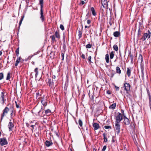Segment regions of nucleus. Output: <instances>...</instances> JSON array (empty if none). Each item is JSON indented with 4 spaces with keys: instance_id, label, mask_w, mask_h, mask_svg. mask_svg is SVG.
<instances>
[{
    "instance_id": "obj_44",
    "label": "nucleus",
    "mask_w": 151,
    "mask_h": 151,
    "mask_svg": "<svg viewBox=\"0 0 151 151\" xmlns=\"http://www.w3.org/2000/svg\"><path fill=\"white\" fill-rule=\"evenodd\" d=\"M60 27L62 30H63L64 29V27L62 24H60Z\"/></svg>"
},
{
    "instance_id": "obj_30",
    "label": "nucleus",
    "mask_w": 151,
    "mask_h": 151,
    "mask_svg": "<svg viewBox=\"0 0 151 151\" xmlns=\"http://www.w3.org/2000/svg\"><path fill=\"white\" fill-rule=\"evenodd\" d=\"M114 49L116 51H117L118 50V48L117 46L116 45H114L113 46Z\"/></svg>"
},
{
    "instance_id": "obj_26",
    "label": "nucleus",
    "mask_w": 151,
    "mask_h": 151,
    "mask_svg": "<svg viewBox=\"0 0 151 151\" xmlns=\"http://www.w3.org/2000/svg\"><path fill=\"white\" fill-rule=\"evenodd\" d=\"M141 76L142 79L144 80V73L143 71L144 69L143 68H141Z\"/></svg>"
},
{
    "instance_id": "obj_53",
    "label": "nucleus",
    "mask_w": 151,
    "mask_h": 151,
    "mask_svg": "<svg viewBox=\"0 0 151 151\" xmlns=\"http://www.w3.org/2000/svg\"><path fill=\"white\" fill-rule=\"evenodd\" d=\"M106 93L108 94H110L111 93L110 91H109V90H108L107 91Z\"/></svg>"
},
{
    "instance_id": "obj_54",
    "label": "nucleus",
    "mask_w": 151,
    "mask_h": 151,
    "mask_svg": "<svg viewBox=\"0 0 151 151\" xmlns=\"http://www.w3.org/2000/svg\"><path fill=\"white\" fill-rule=\"evenodd\" d=\"M91 22V21H90V20H88L87 21V23L88 24H90Z\"/></svg>"
},
{
    "instance_id": "obj_4",
    "label": "nucleus",
    "mask_w": 151,
    "mask_h": 151,
    "mask_svg": "<svg viewBox=\"0 0 151 151\" xmlns=\"http://www.w3.org/2000/svg\"><path fill=\"white\" fill-rule=\"evenodd\" d=\"M47 97H45L44 96L41 97V102L44 106H46L47 104Z\"/></svg>"
},
{
    "instance_id": "obj_33",
    "label": "nucleus",
    "mask_w": 151,
    "mask_h": 151,
    "mask_svg": "<svg viewBox=\"0 0 151 151\" xmlns=\"http://www.w3.org/2000/svg\"><path fill=\"white\" fill-rule=\"evenodd\" d=\"M40 96H41V94L38 92L36 93V98H38L39 99Z\"/></svg>"
},
{
    "instance_id": "obj_15",
    "label": "nucleus",
    "mask_w": 151,
    "mask_h": 151,
    "mask_svg": "<svg viewBox=\"0 0 151 151\" xmlns=\"http://www.w3.org/2000/svg\"><path fill=\"white\" fill-rule=\"evenodd\" d=\"M48 83L50 87L51 88H53V83L52 82L50 79H48Z\"/></svg>"
},
{
    "instance_id": "obj_45",
    "label": "nucleus",
    "mask_w": 151,
    "mask_h": 151,
    "mask_svg": "<svg viewBox=\"0 0 151 151\" xmlns=\"http://www.w3.org/2000/svg\"><path fill=\"white\" fill-rule=\"evenodd\" d=\"M64 55L63 53H61V59L62 60H63L64 59Z\"/></svg>"
},
{
    "instance_id": "obj_1",
    "label": "nucleus",
    "mask_w": 151,
    "mask_h": 151,
    "mask_svg": "<svg viewBox=\"0 0 151 151\" xmlns=\"http://www.w3.org/2000/svg\"><path fill=\"white\" fill-rule=\"evenodd\" d=\"M151 32L149 30H148L146 33H144L141 40L144 41L147 38L149 39L150 37Z\"/></svg>"
},
{
    "instance_id": "obj_38",
    "label": "nucleus",
    "mask_w": 151,
    "mask_h": 151,
    "mask_svg": "<svg viewBox=\"0 0 151 151\" xmlns=\"http://www.w3.org/2000/svg\"><path fill=\"white\" fill-rule=\"evenodd\" d=\"M35 127L36 125L35 124V125H31L30 126V127L32 128L31 130L32 133L33 132V129H34V127Z\"/></svg>"
},
{
    "instance_id": "obj_35",
    "label": "nucleus",
    "mask_w": 151,
    "mask_h": 151,
    "mask_svg": "<svg viewBox=\"0 0 151 151\" xmlns=\"http://www.w3.org/2000/svg\"><path fill=\"white\" fill-rule=\"evenodd\" d=\"M82 35V32L80 30L78 32V36L79 37V39H80Z\"/></svg>"
},
{
    "instance_id": "obj_24",
    "label": "nucleus",
    "mask_w": 151,
    "mask_h": 151,
    "mask_svg": "<svg viewBox=\"0 0 151 151\" xmlns=\"http://www.w3.org/2000/svg\"><path fill=\"white\" fill-rule=\"evenodd\" d=\"M91 10L92 12V13L93 15L95 16L96 15V13L95 12V10L93 7H92L91 8Z\"/></svg>"
},
{
    "instance_id": "obj_19",
    "label": "nucleus",
    "mask_w": 151,
    "mask_h": 151,
    "mask_svg": "<svg viewBox=\"0 0 151 151\" xmlns=\"http://www.w3.org/2000/svg\"><path fill=\"white\" fill-rule=\"evenodd\" d=\"M116 106V103H114L109 106V108L110 109H115Z\"/></svg>"
},
{
    "instance_id": "obj_21",
    "label": "nucleus",
    "mask_w": 151,
    "mask_h": 151,
    "mask_svg": "<svg viewBox=\"0 0 151 151\" xmlns=\"http://www.w3.org/2000/svg\"><path fill=\"white\" fill-rule=\"evenodd\" d=\"M39 4L40 5V9H43V0H39Z\"/></svg>"
},
{
    "instance_id": "obj_41",
    "label": "nucleus",
    "mask_w": 151,
    "mask_h": 151,
    "mask_svg": "<svg viewBox=\"0 0 151 151\" xmlns=\"http://www.w3.org/2000/svg\"><path fill=\"white\" fill-rule=\"evenodd\" d=\"M23 18H24V16H23V17H22V18L21 19H20V21L19 22V27L20 26L21 24H22V22L23 21Z\"/></svg>"
},
{
    "instance_id": "obj_29",
    "label": "nucleus",
    "mask_w": 151,
    "mask_h": 151,
    "mask_svg": "<svg viewBox=\"0 0 151 151\" xmlns=\"http://www.w3.org/2000/svg\"><path fill=\"white\" fill-rule=\"evenodd\" d=\"M114 52L113 51L111 52L110 53V57L111 59H112L114 58Z\"/></svg>"
},
{
    "instance_id": "obj_9",
    "label": "nucleus",
    "mask_w": 151,
    "mask_h": 151,
    "mask_svg": "<svg viewBox=\"0 0 151 151\" xmlns=\"http://www.w3.org/2000/svg\"><path fill=\"white\" fill-rule=\"evenodd\" d=\"M131 86L130 84L127 83H125L124 84V89L126 91L127 93L130 90Z\"/></svg>"
},
{
    "instance_id": "obj_64",
    "label": "nucleus",
    "mask_w": 151,
    "mask_h": 151,
    "mask_svg": "<svg viewBox=\"0 0 151 151\" xmlns=\"http://www.w3.org/2000/svg\"><path fill=\"white\" fill-rule=\"evenodd\" d=\"M121 112L122 113H124V111L123 110H121Z\"/></svg>"
},
{
    "instance_id": "obj_2",
    "label": "nucleus",
    "mask_w": 151,
    "mask_h": 151,
    "mask_svg": "<svg viewBox=\"0 0 151 151\" xmlns=\"http://www.w3.org/2000/svg\"><path fill=\"white\" fill-rule=\"evenodd\" d=\"M9 110V109L7 107H6L3 110V113L1 114V121L4 116H6Z\"/></svg>"
},
{
    "instance_id": "obj_58",
    "label": "nucleus",
    "mask_w": 151,
    "mask_h": 151,
    "mask_svg": "<svg viewBox=\"0 0 151 151\" xmlns=\"http://www.w3.org/2000/svg\"><path fill=\"white\" fill-rule=\"evenodd\" d=\"M55 76H52V78H53L54 79H55Z\"/></svg>"
},
{
    "instance_id": "obj_18",
    "label": "nucleus",
    "mask_w": 151,
    "mask_h": 151,
    "mask_svg": "<svg viewBox=\"0 0 151 151\" xmlns=\"http://www.w3.org/2000/svg\"><path fill=\"white\" fill-rule=\"evenodd\" d=\"M43 112V111L42 108H41L39 111L38 112V115L40 116H42V114Z\"/></svg>"
},
{
    "instance_id": "obj_55",
    "label": "nucleus",
    "mask_w": 151,
    "mask_h": 151,
    "mask_svg": "<svg viewBox=\"0 0 151 151\" xmlns=\"http://www.w3.org/2000/svg\"><path fill=\"white\" fill-rule=\"evenodd\" d=\"M85 3V2L83 1H81V3H80V4H82L83 5V4H84Z\"/></svg>"
},
{
    "instance_id": "obj_46",
    "label": "nucleus",
    "mask_w": 151,
    "mask_h": 151,
    "mask_svg": "<svg viewBox=\"0 0 151 151\" xmlns=\"http://www.w3.org/2000/svg\"><path fill=\"white\" fill-rule=\"evenodd\" d=\"M141 60V61H142V57L141 55H140L139 57V60Z\"/></svg>"
},
{
    "instance_id": "obj_37",
    "label": "nucleus",
    "mask_w": 151,
    "mask_h": 151,
    "mask_svg": "<svg viewBox=\"0 0 151 151\" xmlns=\"http://www.w3.org/2000/svg\"><path fill=\"white\" fill-rule=\"evenodd\" d=\"M4 78V74L3 73H0V80L3 79Z\"/></svg>"
},
{
    "instance_id": "obj_40",
    "label": "nucleus",
    "mask_w": 151,
    "mask_h": 151,
    "mask_svg": "<svg viewBox=\"0 0 151 151\" xmlns=\"http://www.w3.org/2000/svg\"><path fill=\"white\" fill-rule=\"evenodd\" d=\"M11 113L10 114V115L11 116H12L13 115V114L14 113V109L12 108L11 109Z\"/></svg>"
},
{
    "instance_id": "obj_39",
    "label": "nucleus",
    "mask_w": 151,
    "mask_h": 151,
    "mask_svg": "<svg viewBox=\"0 0 151 151\" xmlns=\"http://www.w3.org/2000/svg\"><path fill=\"white\" fill-rule=\"evenodd\" d=\"M50 37L51 38L52 41H55V37L54 35H52L50 36Z\"/></svg>"
},
{
    "instance_id": "obj_59",
    "label": "nucleus",
    "mask_w": 151,
    "mask_h": 151,
    "mask_svg": "<svg viewBox=\"0 0 151 151\" xmlns=\"http://www.w3.org/2000/svg\"><path fill=\"white\" fill-rule=\"evenodd\" d=\"M138 32H141V31H140V28H139L138 30Z\"/></svg>"
},
{
    "instance_id": "obj_32",
    "label": "nucleus",
    "mask_w": 151,
    "mask_h": 151,
    "mask_svg": "<svg viewBox=\"0 0 151 151\" xmlns=\"http://www.w3.org/2000/svg\"><path fill=\"white\" fill-rule=\"evenodd\" d=\"M103 137H104V141L105 142H106L107 141V139L106 138V137L105 133H104L103 134Z\"/></svg>"
},
{
    "instance_id": "obj_49",
    "label": "nucleus",
    "mask_w": 151,
    "mask_h": 151,
    "mask_svg": "<svg viewBox=\"0 0 151 151\" xmlns=\"http://www.w3.org/2000/svg\"><path fill=\"white\" fill-rule=\"evenodd\" d=\"M15 103H16V107L17 108H19V106L18 104H17V102L16 101H15Z\"/></svg>"
},
{
    "instance_id": "obj_13",
    "label": "nucleus",
    "mask_w": 151,
    "mask_h": 151,
    "mask_svg": "<svg viewBox=\"0 0 151 151\" xmlns=\"http://www.w3.org/2000/svg\"><path fill=\"white\" fill-rule=\"evenodd\" d=\"M93 126L94 127L95 130H97L100 127L99 124L97 123H94L93 124Z\"/></svg>"
},
{
    "instance_id": "obj_7",
    "label": "nucleus",
    "mask_w": 151,
    "mask_h": 151,
    "mask_svg": "<svg viewBox=\"0 0 151 151\" xmlns=\"http://www.w3.org/2000/svg\"><path fill=\"white\" fill-rule=\"evenodd\" d=\"M10 121L9 122L8 127L9 129V131L12 130L13 129L14 127V122H12L11 121V120H10Z\"/></svg>"
},
{
    "instance_id": "obj_63",
    "label": "nucleus",
    "mask_w": 151,
    "mask_h": 151,
    "mask_svg": "<svg viewBox=\"0 0 151 151\" xmlns=\"http://www.w3.org/2000/svg\"><path fill=\"white\" fill-rule=\"evenodd\" d=\"M56 135L58 137H59V136L58 134V133H56Z\"/></svg>"
},
{
    "instance_id": "obj_20",
    "label": "nucleus",
    "mask_w": 151,
    "mask_h": 151,
    "mask_svg": "<svg viewBox=\"0 0 151 151\" xmlns=\"http://www.w3.org/2000/svg\"><path fill=\"white\" fill-rule=\"evenodd\" d=\"M114 36L116 37H118L120 35V32L118 31L115 32L113 34Z\"/></svg>"
},
{
    "instance_id": "obj_42",
    "label": "nucleus",
    "mask_w": 151,
    "mask_h": 151,
    "mask_svg": "<svg viewBox=\"0 0 151 151\" xmlns=\"http://www.w3.org/2000/svg\"><path fill=\"white\" fill-rule=\"evenodd\" d=\"M92 45L90 44H88L86 46V47L87 48H90L92 47Z\"/></svg>"
},
{
    "instance_id": "obj_47",
    "label": "nucleus",
    "mask_w": 151,
    "mask_h": 151,
    "mask_svg": "<svg viewBox=\"0 0 151 151\" xmlns=\"http://www.w3.org/2000/svg\"><path fill=\"white\" fill-rule=\"evenodd\" d=\"M106 148V145L104 146L102 149V151H105Z\"/></svg>"
},
{
    "instance_id": "obj_27",
    "label": "nucleus",
    "mask_w": 151,
    "mask_h": 151,
    "mask_svg": "<svg viewBox=\"0 0 151 151\" xmlns=\"http://www.w3.org/2000/svg\"><path fill=\"white\" fill-rule=\"evenodd\" d=\"M55 35L57 38H58V39L60 38V35L59 33L57 31L55 32Z\"/></svg>"
},
{
    "instance_id": "obj_50",
    "label": "nucleus",
    "mask_w": 151,
    "mask_h": 151,
    "mask_svg": "<svg viewBox=\"0 0 151 151\" xmlns=\"http://www.w3.org/2000/svg\"><path fill=\"white\" fill-rule=\"evenodd\" d=\"M114 73H111L110 75V76L111 78H112L114 76Z\"/></svg>"
},
{
    "instance_id": "obj_62",
    "label": "nucleus",
    "mask_w": 151,
    "mask_h": 151,
    "mask_svg": "<svg viewBox=\"0 0 151 151\" xmlns=\"http://www.w3.org/2000/svg\"><path fill=\"white\" fill-rule=\"evenodd\" d=\"M138 36L141 35V32H138Z\"/></svg>"
},
{
    "instance_id": "obj_17",
    "label": "nucleus",
    "mask_w": 151,
    "mask_h": 151,
    "mask_svg": "<svg viewBox=\"0 0 151 151\" xmlns=\"http://www.w3.org/2000/svg\"><path fill=\"white\" fill-rule=\"evenodd\" d=\"M51 113V111L50 109H47L45 111V114L47 116L50 115Z\"/></svg>"
},
{
    "instance_id": "obj_23",
    "label": "nucleus",
    "mask_w": 151,
    "mask_h": 151,
    "mask_svg": "<svg viewBox=\"0 0 151 151\" xmlns=\"http://www.w3.org/2000/svg\"><path fill=\"white\" fill-rule=\"evenodd\" d=\"M116 73L120 74L121 73V70L119 68V67L118 66H117L116 67Z\"/></svg>"
},
{
    "instance_id": "obj_25",
    "label": "nucleus",
    "mask_w": 151,
    "mask_h": 151,
    "mask_svg": "<svg viewBox=\"0 0 151 151\" xmlns=\"http://www.w3.org/2000/svg\"><path fill=\"white\" fill-rule=\"evenodd\" d=\"M105 59L106 60V62L107 63H108L109 62V55L108 54H106L105 55Z\"/></svg>"
},
{
    "instance_id": "obj_61",
    "label": "nucleus",
    "mask_w": 151,
    "mask_h": 151,
    "mask_svg": "<svg viewBox=\"0 0 151 151\" xmlns=\"http://www.w3.org/2000/svg\"><path fill=\"white\" fill-rule=\"evenodd\" d=\"M112 141L113 142H114V139H113V138L112 139Z\"/></svg>"
},
{
    "instance_id": "obj_12",
    "label": "nucleus",
    "mask_w": 151,
    "mask_h": 151,
    "mask_svg": "<svg viewBox=\"0 0 151 151\" xmlns=\"http://www.w3.org/2000/svg\"><path fill=\"white\" fill-rule=\"evenodd\" d=\"M124 123L125 125H128L129 123V121L128 119L125 116H124Z\"/></svg>"
},
{
    "instance_id": "obj_22",
    "label": "nucleus",
    "mask_w": 151,
    "mask_h": 151,
    "mask_svg": "<svg viewBox=\"0 0 151 151\" xmlns=\"http://www.w3.org/2000/svg\"><path fill=\"white\" fill-rule=\"evenodd\" d=\"M131 70L129 68H127V74L129 77L131 75Z\"/></svg>"
},
{
    "instance_id": "obj_3",
    "label": "nucleus",
    "mask_w": 151,
    "mask_h": 151,
    "mask_svg": "<svg viewBox=\"0 0 151 151\" xmlns=\"http://www.w3.org/2000/svg\"><path fill=\"white\" fill-rule=\"evenodd\" d=\"M123 119V116L121 114L118 112L116 118L115 123H120Z\"/></svg>"
},
{
    "instance_id": "obj_16",
    "label": "nucleus",
    "mask_w": 151,
    "mask_h": 151,
    "mask_svg": "<svg viewBox=\"0 0 151 151\" xmlns=\"http://www.w3.org/2000/svg\"><path fill=\"white\" fill-rule=\"evenodd\" d=\"M21 58L20 57H18L17 58V60L15 63V66H17L18 64L20 62Z\"/></svg>"
},
{
    "instance_id": "obj_6",
    "label": "nucleus",
    "mask_w": 151,
    "mask_h": 151,
    "mask_svg": "<svg viewBox=\"0 0 151 151\" xmlns=\"http://www.w3.org/2000/svg\"><path fill=\"white\" fill-rule=\"evenodd\" d=\"M4 91H3L1 92L0 95V100L1 101L2 104H4V102L6 101V99H5V95H4Z\"/></svg>"
},
{
    "instance_id": "obj_48",
    "label": "nucleus",
    "mask_w": 151,
    "mask_h": 151,
    "mask_svg": "<svg viewBox=\"0 0 151 151\" xmlns=\"http://www.w3.org/2000/svg\"><path fill=\"white\" fill-rule=\"evenodd\" d=\"M91 56H89L88 58V60L90 62H91Z\"/></svg>"
},
{
    "instance_id": "obj_60",
    "label": "nucleus",
    "mask_w": 151,
    "mask_h": 151,
    "mask_svg": "<svg viewBox=\"0 0 151 151\" xmlns=\"http://www.w3.org/2000/svg\"><path fill=\"white\" fill-rule=\"evenodd\" d=\"M2 52L1 51H0V56L2 54Z\"/></svg>"
},
{
    "instance_id": "obj_10",
    "label": "nucleus",
    "mask_w": 151,
    "mask_h": 151,
    "mask_svg": "<svg viewBox=\"0 0 151 151\" xmlns=\"http://www.w3.org/2000/svg\"><path fill=\"white\" fill-rule=\"evenodd\" d=\"M101 3L104 8H107L108 6V4L107 0H101Z\"/></svg>"
},
{
    "instance_id": "obj_11",
    "label": "nucleus",
    "mask_w": 151,
    "mask_h": 151,
    "mask_svg": "<svg viewBox=\"0 0 151 151\" xmlns=\"http://www.w3.org/2000/svg\"><path fill=\"white\" fill-rule=\"evenodd\" d=\"M40 18L41 19L42 22H43L45 20V18L43 15V9H40Z\"/></svg>"
},
{
    "instance_id": "obj_14",
    "label": "nucleus",
    "mask_w": 151,
    "mask_h": 151,
    "mask_svg": "<svg viewBox=\"0 0 151 151\" xmlns=\"http://www.w3.org/2000/svg\"><path fill=\"white\" fill-rule=\"evenodd\" d=\"M53 143L52 141L46 140L45 142V145L47 147H49L52 145Z\"/></svg>"
},
{
    "instance_id": "obj_43",
    "label": "nucleus",
    "mask_w": 151,
    "mask_h": 151,
    "mask_svg": "<svg viewBox=\"0 0 151 151\" xmlns=\"http://www.w3.org/2000/svg\"><path fill=\"white\" fill-rule=\"evenodd\" d=\"M104 128L106 129H111V127L109 126H105L104 127Z\"/></svg>"
},
{
    "instance_id": "obj_8",
    "label": "nucleus",
    "mask_w": 151,
    "mask_h": 151,
    "mask_svg": "<svg viewBox=\"0 0 151 151\" xmlns=\"http://www.w3.org/2000/svg\"><path fill=\"white\" fill-rule=\"evenodd\" d=\"M7 143V141L6 138H0V144L1 146L6 145Z\"/></svg>"
},
{
    "instance_id": "obj_36",
    "label": "nucleus",
    "mask_w": 151,
    "mask_h": 151,
    "mask_svg": "<svg viewBox=\"0 0 151 151\" xmlns=\"http://www.w3.org/2000/svg\"><path fill=\"white\" fill-rule=\"evenodd\" d=\"M78 123L80 127H81L82 126L83 123L81 119H79L78 121Z\"/></svg>"
},
{
    "instance_id": "obj_57",
    "label": "nucleus",
    "mask_w": 151,
    "mask_h": 151,
    "mask_svg": "<svg viewBox=\"0 0 151 151\" xmlns=\"http://www.w3.org/2000/svg\"><path fill=\"white\" fill-rule=\"evenodd\" d=\"M85 28H89L90 26H85Z\"/></svg>"
},
{
    "instance_id": "obj_31",
    "label": "nucleus",
    "mask_w": 151,
    "mask_h": 151,
    "mask_svg": "<svg viewBox=\"0 0 151 151\" xmlns=\"http://www.w3.org/2000/svg\"><path fill=\"white\" fill-rule=\"evenodd\" d=\"M15 52L17 56H18L19 54V47H18L16 50Z\"/></svg>"
},
{
    "instance_id": "obj_34",
    "label": "nucleus",
    "mask_w": 151,
    "mask_h": 151,
    "mask_svg": "<svg viewBox=\"0 0 151 151\" xmlns=\"http://www.w3.org/2000/svg\"><path fill=\"white\" fill-rule=\"evenodd\" d=\"M10 78V73L9 72L7 73V76L6 78V80H9Z\"/></svg>"
},
{
    "instance_id": "obj_5",
    "label": "nucleus",
    "mask_w": 151,
    "mask_h": 151,
    "mask_svg": "<svg viewBox=\"0 0 151 151\" xmlns=\"http://www.w3.org/2000/svg\"><path fill=\"white\" fill-rule=\"evenodd\" d=\"M115 132L118 135L120 132V125L119 123H115Z\"/></svg>"
},
{
    "instance_id": "obj_51",
    "label": "nucleus",
    "mask_w": 151,
    "mask_h": 151,
    "mask_svg": "<svg viewBox=\"0 0 151 151\" xmlns=\"http://www.w3.org/2000/svg\"><path fill=\"white\" fill-rule=\"evenodd\" d=\"M81 57L83 59H84L85 58V56L83 54H82Z\"/></svg>"
},
{
    "instance_id": "obj_28",
    "label": "nucleus",
    "mask_w": 151,
    "mask_h": 151,
    "mask_svg": "<svg viewBox=\"0 0 151 151\" xmlns=\"http://www.w3.org/2000/svg\"><path fill=\"white\" fill-rule=\"evenodd\" d=\"M38 68H35L34 70V72L35 73V76L36 78L38 75Z\"/></svg>"
},
{
    "instance_id": "obj_52",
    "label": "nucleus",
    "mask_w": 151,
    "mask_h": 151,
    "mask_svg": "<svg viewBox=\"0 0 151 151\" xmlns=\"http://www.w3.org/2000/svg\"><path fill=\"white\" fill-rule=\"evenodd\" d=\"M115 88L116 89V91H118L119 90V87L116 86H115Z\"/></svg>"
},
{
    "instance_id": "obj_56",
    "label": "nucleus",
    "mask_w": 151,
    "mask_h": 151,
    "mask_svg": "<svg viewBox=\"0 0 151 151\" xmlns=\"http://www.w3.org/2000/svg\"><path fill=\"white\" fill-rule=\"evenodd\" d=\"M26 126L27 127H29V124H28V123H26Z\"/></svg>"
}]
</instances>
